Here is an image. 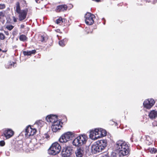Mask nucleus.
I'll return each instance as SVG.
<instances>
[{
	"instance_id": "f257e3e1",
	"label": "nucleus",
	"mask_w": 157,
	"mask_h": 157,
	"mask_svg": "<svg viewBox=\"0 0 157 157\" xmlns=\"http://www.w3.org/2000/svg\"><path fill=\"white\" fill-rule=\"evenodd\" d=\"M114 149L117 151L122 156L128 155L130 150L128 144L124 141L119 140L116 142L114 146Z\"/></svg>"
},
{
	"instance_id": "f03ea898",
	"label": "nucleus",
	"mask_w": 157,
	"mask_h": 157,
	"mask_svg": "<svg viewBox=\"0 0 157 157\" xmlns=\"http://www.w3.org/2000/svg\"><path fill=\"white\" fill-rule=\"evenodd\" d=\"M88 139L87 136L85 134L80 135L75 138L73 141V145L80 146L86 144Z\"/></svg>"
},
{
	"instance_id": "7ed1b4c3",
	"label": "nucleus",
	"mask_w": 157,
	"mask_h": 157,
	"mask_svg": "<svg viewBox=\"0 0 157 157\" xmlns=\"http://www.w3.org/2000/svg\"><path fill=\"white\" fill-rule=\"evenodd\" d=\"M15 11L19 14L18 19L20 21H22L25 19L28 12V10L26 9L21 10L19 2H17L16 3Z\"/></svg>"
},
{
	"instance_id": "20e7f679",
	"label": "nucleus",
	"mask_w": 157,
	"mask_h": 157,
	"mask_svg": "<svg viewBox=\"0 0 157 157\" xmlns=\"http://www.w3.org/2000/svg\"><path fill=\"white\" fill-rule=\"evenodd\" d=\"M61 150V147L57 142L53 143L50 147V154L55 155L59 153Z\"/></svg>"
},
{
	"instance_id": "39448f33",
	"label": "nucleus",
	"mask_w": 157,
	"mask_h": 157,
	"mask_svg": "<svg viewBox=\"0 0 157 157\" xmlns=\"http://www.w3.org/2000/svg\"><path fill=\"white\" fill-rule=\"evenodd\" d=\"M74 136L73 133L69 132H67L62 135L60 137L59 140L60 143H65L71 140Z\"/></svg>"
},
{
	"instance_id": "423d86ee",
	"label": "nucleus",
	"mask_w": 157,
	"mask_h": 157,
	"mask_svg": "<svg viewBox=\"0 0 157 157\" xmlns=\"http://www.w3.org/2000/svg\"><path fill=\"white\" fill-rule=\"evenodd\" d=\"M85 18L86 23L88 25H91L94 23L95 17L93 14L88 12L85 15Z\"/></svg>"
},
{
	"instance_id": "0eeeda50",
	"label": "nucleus",
	"mask_w": 157,
	"mask_h": 157,
	"mask_svg": "<svg viewBox=\"0 0 157 157\" xmlns=\"http://www.w3.org/2000/svg\"><path fill=\"white\" fill-rule=\"evenodd\" d=\"M63 123L60 120L54 122L51 127L52 131L56 132L59 131L62 127Z\"/></svg>"
},
{
	"instance_id": "6e6552de",
	"label": "nucleus",
	"mask_w": 157,
	"mask_h": 157,
	"mask_svg": "<svg viewBox=\"0 0 157 157\" xmlns=\"http://www.w3.org/2000/svg\"><path fill=\"white\" fill-rule=\"evenodd\" d=\"M155 101L152 98H149L146 100L143 103L144 108L147 109H151L155 104Z\"/></svg>"
},
{
	"instance_id": "1a4fd4ad",
	"label": "nucleus",
	"mask_w": 157,
	"mask_h": 157,
	"mask_svg": "<svg viewBox=\"0 0 157 157\" xmlns=\"http://www.w3.org/2000/svg\"><path fill=\"white\" fill-rule=\"evenodd\" d=\"M71 154V149L69 147L64 148L62 152L63 157H70Z\"/></svg>"
},
{
	"instance_id": "9d476101",
	"label": "nucleus",
	"mask_w": 157,
	"mask_h": 157,
	"mask_svg": "<svg viewBox=\"0 0 157 157\" xmlns=\"http://www.w3.org/2000/svg\"><path fill=\"white\" fill-rule=\"evenodd\" d=\"M25 132L26 135L33 136L36 132V130L35 128H32L30 126H28L25 129Z\"/></svg>"
},
{
	"instance_id": "9b49d317",
	"label": "nucleus",
	"mask_w": 157,
	"mask_h": 157,
	"mask_svg": "<svg viewBox=\"0 0 157 157\" xmlns=\"http://www.w3.org/2000/svg\"><path fill=\"white\" fill-rule=\"evenodd\" d=\"M67 5L62 4L58 6L56 9V11L57 12H64L67 10Z\"/></svg>"
},
{
	"instance_id": "f8f14e48",
	"label": "nucleus",
	"mask_w": 157,
	"mask_h": 157,
	"mask_svg": "<svg viewBox=\"0 0 157 157\" xmlns=\"http://www.w3.org/2000/svg\"><path fill=\"white\" fill-rule=\"evenodd\" d=\"M96 143L102 151L105 149L107 145V141L105 140L98 141Z\"/></svg>"
},
{
	"instance_id": "ddd939ff",
	"label": "nucleus",
	"mask_w": 157,
	"mask_h": 157,
	"mask_svg": "<svg viewBox=\"0 0 157 157\" xmlns=\"http://www.w3.org/2000/svg\"><path fill=\"white\" fill-rule=\"evenodd\" d=\"M91 149L92 151L96 154L102 151L97 143L93 144L92 146Z\"/></svg>"
},
{
	"instance_id": "4468645a",
	"label": "nucleus",
	"mask_w": 157,
	"mask_h": 157,
	"mask_svg": "<svg viewBox=\"0 0 157 157\" xmlns=\"http://www.w3.org/2000/svg\"><path fill=\"white\" fill-rule=\"evenodd\" d=\"M13 132L11 129H8L6 130L4 132V134L6 139L11 137L13 134Z\"/></svg>"
},
{
	"instance_id": "2eb2a0df",
	"label": "nucleus",
	"mask_w": 157,
	"mask_h": 157,
	"mask_svg": "<svg viewBox=\"0 0 157 157\" xmlns=\"http://www.w3.org/2000/svg\"><path fill=\"white\" fill-rule=\"evenodd\" d=\"M84 153V149L83 147L78 148L75 151V154L77 157H82Z\"/></svg>"
},
{
	"instance_id": "dca6fc26",
	"label": "nucleus",
	"mask_w": 157,
	"mask_h": 157,
	"mask_svg": "<svg viewBox=\"0 0 157 157\" xmlns=\"http://www.w3.org/2000/svg\"><path fill=\"white\" fill-rule=\"evenodd\" d=\"M148 116L151 119H154L157 117V111L153 110L149 112Z\"/></svg>"
},
{
	"instance_id": "f3484780",
	"label": "nucleus",
	"mask_w": 157,
	"mask_h": 157,
	"mask_svg": "<svg viewBox=\"0 0 157 157\" xmlns=\"http://www.w3.org/2000/svg\"><path fill=\"white\" fill-rule=\"evenodd\" d=\"M59 120L58 116L56 115L50 114V122L53 124Z\"/></svg>"
},
{
	"instance_id": "a211bd4d",
	"label": "nucleus",
	"mask_w": 157,
	"mask_h": 157,
	"mask_svg": "<svg viewBox=\"0 0 157 157\" xmlns=\"http://www.w3.org/2000/svg\"><path fill=\"white\" fill-rule=\"evenodd\" d=\"M96 134L94 130H91L90 132L89 136L90 138L92 139H97L98 138L99 136H96Z\"/></svg>"
},
{
	"instance_id": "6ab92c4d",
	"label": "nucleus",
	"mask_w": 157,
	"mask_h": 157,
	"mask_svg": "<svg viewBox=\"0 0 157 157\" xmlns=\"http://www.w3.org/2000/svg\"><path fill=\"white\" fill-rule=\"evenodd\" d=\"M66 20L64 18H63L61 17H59L56 21V23L57 24H59L60 25H63V23L65 22Z\"/></svg>"
},
{
	"instance_id": "aec40b11",
	"label": "nucleus",
	"mask_w": 157,
	"mask_h": 157,
	"mask_svg": "<svg viewBox=\"0 0 157 157\" xmlns=\"http://www.w3.org/2000/svg\"><path fill=\"white\" fill-rule=\"evenodd\" d=\"M36 52L35 50H33L32 51H24L23 53L25 56H30L32 54H34Z\"/></svg>"
},
{
	"instance_id": "412c9836",
	"label": "nucleus",
	"mask_w": 157,
	"mask_h": 157,
	"mask_svg": "<svg viewBox=\"0 0 157 157\" xmlns=\"http://www.w3.org/2000/svg\"><path fill=\"white\" fill-rule=\"evenodd\" d=\"M68 40L67 38H64L62 40H60L59 42V45L62 46L63 47L65 46L66 44L67 43Z\"/></svg>"
},
{
	"instance_id": "4be33fe9",
	"label": "nucleus",
	"mask_w": 157,
	"mask_h": 157,
	"mask_svg": "<svg viewBox=\"0 0 157 157\" xmlns=\"http://www.w3.org/2000/svg\"><path fill=\"white\" fill-rule=\"evenodd\" d=\"M100 130L101 132H100L101 137L106 136L107 134L105 130L103 129H102L101 128H100Z\"/></svg>"
},
{
	"instance_id": "5701e85b",
	"label": "nucleus",
	"mask_w": 157,
	"mask_h": 157,
	"mask_svg": "<svg viewBox=\"0 0 157 157\" xmlns=\"http://www.w3.org/2000/svg\"><path fill=\"white\" fill-rule=\"evenodd\" d=\"M19 39L21 41H25L27 40V38L25 35L22 34L20 36Z\"/></svg>"
},
{
	"instance_id": "b1692460",
	"label": "nucleus",
	"mask_w": 157,
	"mask_h": 157,
	"mask_svg": "<svg viewBox=\"0 0 157 157\" xmlns=\"http://www.w3.org/2000/svg\"><path fill=\"white\" fill-rule=\"evenodd\" d=\"M148 150L151 154L157 153V149L156 148L154 147L149 148Z\"/></svg>"
},
{
	"instance_id": "393cba45",
	"label": "nucleus",
	"mask_w": 157,
	"mask_h": 157,
	"mask_svg": "<svg viewBox=\"0 0 157 157\" xmlns=\"http://www.w3.org/2000/svg\"><path fill=\"white\" fill-rule=\"evenodd\" d=\"M44 124V122L41 120L37 121L35 123V124H37L40 127H42Z\"/></svg>"
},
{
	"instance_id": "a878e982",
	"label": "nucleus",
	"mask_w": 157,
	"mask_h": 157,
	"mask_svg": "<svg viewBox=\"0 0 157 157\" xmlns=\"http://www.w3.org/2000/svg\"><path fill=\"white\" fill-rule=\"evenodd\" d=\"M95 133L96 134V136H99L98 138L101 137L100 135V129L98 128H96L94 129Z\"/></svg>"
},
{
	"instance_id": "bb28decb",
	"label": "nucleus",
	"mask_w": 157,
	"mask_h": 157,
	"mask_svg": "<svg viewBox=\"0 0 157 157\" xmlns=\"http://www.w3.org/2000/svg\"><path fill=\"white\" fill-rule=\"evenodd\" d=\"M120 155H119L118 153L113 152L111 155V157H120Z\"/></svg>"
},
{
	"instance_id": "cd10ccee",
	"label": "nucleus",
	"mask_w": 157,
	"mask_h": 157,
	"mask_svg": "<svg viewBox=\"0 0 157 157\" xmlns=\"http://www.w3.org/2000/svg\"><path fill=\"white\" fill-rule=\"evenodd\" d=\"M14 28V26L12 25H8L6 27V28L9 30H11L12 29Z\"/></svg>"
},
{
	"instance_id": "c85d7f7f",
	"label": "nucleus",
	"mask_w": 157,
	"mask_h": 157,
	"mask_svg": "<svg viewBox=\"0 0 157 157\" xmlns=\"http://www.w3.org/2000/svg\"><path fill=\"white\" fill-rule=\"evenodd\" d=\"M5 38V36L2 33H0V40H3Z\"/></svg>"
},
{
	"instance_id": "c756f323",
	"label": "nucleus",
	"mask_w": 157,
	"mask_h": 157,
	"mask_svg": "<svg viewBox=\"0 0 157 157\" xmlns=\"http://www.w3.org/2000/svg\"><path fill=\"white\" fill-rule=\"evenodd\" d=\"M5 143L4 140L0 141V146H3L5 145Z\"/></svg>"
},
{
	"instance_id": "7c9ffc66",
	"label": "nucleus",
	"mask_w": 157,
	"mask_h": 157,
	"mask_svg": "<svg viewBox=\"0 0 157 157\" xmlns=\"http://www.w3.org/2000/svg\"><path fill=\"white\" fill-rule=\"evenodd\" d=\"M17 29H14L12 33L13 35H16L17 33Z\"/></svg>"
},
{
	"instance_id": "2f4dec72",
	"label": "nucleus",
	"mask_w": 157,
	"mask_h": 157,
	"mask_svg": "<svg viewBox=\"0 0 157 157\" xmlns=\"http://www.w3.org/2000/svg\"><path fill=\"white\" fill-rule=\"evenodd\" d=\"M5 7V6L4 4L0 5V9H4Z\"/></svg>"
},
{
	"instance_id": "473e14b6",
	"label": "nucleus",
	"mask_w": 157,
	"mask_h": 157,
	"mask_svg": "<svg viewBox=\"0 0 157 157\" xmlns=\"http://www.w3.org/2000/svg\"><path fill=\"white\" fill-rule=\"evenodd\" d=\"M14 63H13V62H12V63H11V62L10 63H9V67H7V68H11L12 66L13 65H14Z\"/></svg>"
},
{
	"instance_id": "72a5a7b5",
	"label": "nucleus",
	"mask_w": 157,
	"mask_h": 157,
	"mask_svg": "<svg viewBox=\"0 0 157 157\" xmlns=\"http://www.w3.org/2000/svg\"><path fill=\"white\" fill-rule=\"evenodd\" d=\"M56 31L57 33H62V32L59 29H57L55 30Z\"/></svg>"
},
{
	"instance_id": "f704fd0d",
	"label": "nucleus",
	"mask_w": 157,
	"mask_h": 157,
	"mask_svg": "<svg viewBox=\"0 0 157 157\" xmlns=\"http://www.w3.org/2000/svg\"><path fill=\"white\" fill-rule=\"evenodd\" d=\"M45 120L48 122H49V115H48L46 116Z\"/></svg>"
},
{
	"instance_id": "c9c22d12",
	"label": "nucleus",
	"mask_w": 157,
	"mask_h": 157,
	"mask_svg": "<svg viewBox=\"0 0 157 157\" xmlns=\"http://www.w3.org/2000/svg\"><path fill=\"white\" fill-rule=\"evenodd\" d=\"M0 16L4 17V13L3 12H0Z\"/></svg>"
},
{
	"instance_id": "e433bc0d",
	"label": "nucleus",
	"mask_w": 157,
	"mask_h": 157,
	"mask_svg": "<svg viewBox=\"0 0 157 157\" xmlns=\"http://www.w3.org/2000/svg\"><path fill=\"white\" fill-rule=\"evenodd\" d=\"M13 20L14 22H16L17 21V18L14 17H13Z\"/></svg>"
},
{
	"instance_id": "4c0bfd02",
	"label": "nucleus",
	"mask_w": 157,
	"mask_h": 157,
	"mask_svg": "<svg viewBox=\"0 0 157 157\" xmlns=\"http://www.w3.org/2000/svg\"><path fill=\"white\" fill-rule=\"evenodd\" d=\"M50 42L51 44V45L50 44V46L52 45L53 44V41L52 39L51 40H50Z\"/></svg>"
},
{
	"instance_id": "58836bf2",
	"label": "nucleus",
	"mask_w": 157,
	"mask_h": 157,
	"mask_svg": "<svg viewBox=\"0 0 157 157\" xmlns=\"http://www.w3.org/2000/svg\"><path fill=\"white\" fill-rule=\"evenodd\" d=\"M25 27V26L23 24H21V25L20 28L21 29H23Z\"/></svg>"
},
{
	"instance_id": "ea45409f",
	"label": "nucleus",
	"mask_w": 157,
	"mask_h": 157,
	"mask_svg": "<svg viewBox=\"0 0 157 157\" xmlns=\"http://www.w3.org/2000/svg\"><path fill=\"white\" fill-rule=\"evenodd\" d=\"M4 33H5V34L7 35H9V33L8 31H4Z\"/></svg>"
},
{
	"instance_id": "a19ab883",
	"label": "nucleus",
	"mask_w": 157,
	"mask_h": 157,
	"mask_svg": "<svg viewBox=\"0 0 157 157\" xmlns=\"http://www.w3.org/2000/svg\"><path fill=\"white\" fill-rule=\"evenodd\" d=\"M93 1H95L97 2H98L100 1V0H93Z\"/></svg>"
},
{
	"instance_id": "79ce46f5",
	"label": "nucleus",
	"mask_w": 157,
	"mask_h": 157,
	"mask_svg": "<svg viewBox=\"0 0 157 157\" xmlns=\"http://www.w3.org/2000/svg\"><path fill=\"white\" fill-rule=\"evenodd\" d=\"M41 1H43V0H41ZM36 1V2L37 3H39L40 2H39V0H35Z\"/></svg>"
},
{
	"instance_id": "37998d69",
	"label": "nucleus",
	"mask_w": 157,
	"mask_h": 157,
	"mask_svg": "<svg viewBox=\"0 0 157 157\" xmlns=\"http://www.w3.org/2000/svg\"><path fill=\"white\" fill-rule=\"evenodd\" d=\"M41 37L42 38V40H41V41H43L44 40V37H43L42 36H41Z\"/></svg>"
},
{
	"instance_id": "c03bdc74",
	"label": "nucleus",
	"mask_w": 157,
	"mask_h": 157,
	"mask_svg": "<svg viewBox=\"0 0 157 157\" xmlns=\"http://www.w3.org/2000/svg\"><path fill=\"white\" fill-rule=\"evenodd\" d=\"M1 51H2V50L0 49V52H1Z\"/></svg>"
},
{
	"instance_id": "a18cd8bd",
	"label": "nucleus",
	"mask_w": 157,
	"mask_h": 157,
	"mask_svg": "<svg viewBox=\"0 0 157 157\" xmlns=\"http://www.w3.org/2000/svg\"><path fill=\"white\" fill-rule=\"evenodd\" d=\"M49 151V148L48 149V151Z\"/></svg>"
},
{
	"instance_id": "49530a36",
	"label": "nucleus",
	"mask_w": 157,
	"mask_h": 157,
	"mask_svg": "<svg viewBox=\"0 0 157 157\" xmlns=\"http://www.w3.org/2000/svg\"><path fill=\"white\" fill-rule=\"evenodd\" d=\"M58 39H59V40L60 39L59 38V37H58Z\"/></svg>"
}]
</instances>
